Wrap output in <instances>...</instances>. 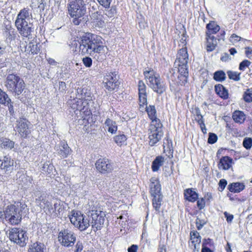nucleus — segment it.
I'll return each instance as SVG.
<instances>
[{"label": "nucleus", "instance_id": "1", "mask_svg": "<svg viewBox=\"0 0 252 252\" xmlns=\"http://www.w3.org/2000/svg\"><path fill=\"white\" fill-rule=\"evenodd\" d=\"M189 55L187 48L183 47L178 51L175 65L178 66V72L175 73L173 70L170 71L168 75L169 80L174 84L184 85L187 82L188 77V63Z\"/></svg>", "mask_w": 252, "mask_h": 252}, {"label": "nucleus", "instance_id": "2", "mask_svg": "<svg viewBox=\"0 0 252 252\" xmlns=\"http://www.w3.org/2000/svg\"><path fill=\"white\" fill-rule=\"evenodd\" d=\"M79 52L82 55H93L94 53L100 55L105 54L107 47L103 45L101 37L87 32L82 36L79 41Z\"/></svg>", "mask_w": 252, "mask_h": 252}, {"label": "nucleus", "instance_id": "3", "mask_svg": "<svg viewBox=\"0 0 252 252\" xmlns=\"http://www.w3.org/2000/svg\"><path fill=\"white\" fill-rule=\"evenodd\" d=\"M32 13L29 8L21 9L17 14L15 26L19 33L23 36L29 37L33 31L32 24L31 22Z\"/></svg>", "mask_w": 252, "mask_h": 252}, {"label": "nucleus", "instance_id": "4", "mask_svg": "<svg viewBox=\"0 0 252 252\" xmlns=\"http://www.w3.org/2000/svg\"><path fill=\"white\" fill-rule=\"evenodd\" d=\"M28 209L27 205L23 202H15L14 204L7 206L4 209L2 219L12 225L19 224L22 219L23 213H26Z\"/></svg>", "mask_w": 252, "mask_h": 252}, {"label": "nucleus", "instance_id": "5", "mask_svg": "<svg viewBox=\"0 0 252 252\" xmlns=\"http://www.w3.org/2000/svg\"><path fill=\"white\" fill-rule=\"evenodd\" d=\"M143 74L149 87L158 94H162L166 90V87L161 81L160 76L151 68H145Z\"/></svg>", "mask_w": 252, "mask_h": 252}, {"label": "nucleus", "instance_id": "6", "mask_svg": "<svg viewBox=\"0 0 252 252\" xmlns=\"http://www.w3.org/2000/svg\"><path fill=\"white\" fill-rule=\"evenodd\" d=\"M91 221L90 224L94 231L102 227L105 218V212L102 211L97 202L89 204Z\"/></svg>", "mask_w": 252, "mask_h": 252}, {"label": "nucleus", "instance_id": "7", "mask_svg": "<svg viewBox=\"0 0 252 252\" xmlns=\"http://www.w3.org/2000/svg\"><path fill=\"white\" fill-rule=\"evenodd\" d=\"M4 86L7 91L14 95H20L25 88L23 80L15 74H9L4 81Z\"/></svg>", "mask_w": 252, "mask_h": 252}, {"label": "nucleus", "instance_id": "8", "mask_svg": "<svg viewBox=\"0 0 252 252\" xmlns=\"http://www.w3.org/2000/svg\"><path fill=\"white\" fill-rule=\"evenodd\" d=\"M68 12L70 16L74 18L73 23L78 25L81 21V18L86 12V4L83 0H74L68 3Z\"/></svg>", "mask_w": 252, "mask_h": 252}, {"label": "nucleus", "instance_id": "9", "mask_svg": "<svg viewBox=\"0 0 252 252\" xmlns=\"http://www.w3.org/2000/svg\"><path fill=\"white\" fill-rule=\"evenodd\" d=\"M68 103L74 112H79V114L83 120L89 121L92 113L89 109V104L87 103V101H83L76 96L73 99H70Z\"/></svg>", "mask_w": 252, "mask_h": 252}, {"label": "nucleus", "instance_id": "10", "mask_svg": "<svg viewBox=\"0 0 252 252\" xmlns=\"http://www.w3.org/2000/svg\"><path fill=\"white\" fill-rule=\"evenodd\" d=\"M162 125L160 121L151 122L148 129L149 144L151 146L155 145L163 135Z\"/></svg>", "mask_w": 252, "mask_h": 252}, {"label": "nucleus", "instance_id": "11", "mask_svg": "<svg viewBox=\"0 0 252 252\" xmlns=\"http://www.w3.org/2000/svg\"><path fill=\"white\" fill-rule=\"evenodd\" d=\"M85 216L82 214L79 211H72L71 214L69 216V218L70 222L76 227L78 228L80 231H84L86 230L90 225L89 220H85V221H83L82 224L80 223L81 220H83Z\"/></svg>", "mask_w": 252, "mask_h": 252}, {"label": "nucleus", "instance_id": "12", "mask_svg": "<svg viewBox=\"0 0 252 252\" xmlns=\"http://www.w3.org/2000/svg\"><path fill=\"white\" fill-rule=\"evenodd\" d=\"M120 84L116 72L107 73L103 80V87L108 91L111 92L118 88Z\"/></svg>", "mask_w": 252, "mask_h": 252}, {"label": "nucleus", "instance_id": "13", "mask_svg": "<svg viewBox=\"0 0 252 252\" xmlns=\"http://www.w3.org/2000/svg\"><path fill=\"white\" fill-rule=\"evenodd\" d=\"M9 239L21 247H24L27 244L28 237L25 231L21 228H14L9 233Z\"/></svg>", "mask_w": 252, "mask_h": 252}, {"label": "nucleus", "instance_id": "14", "mask_svg": "<svg viewBox=\"0 0 252 252\" xmlns=\"http://www.w3.org/2000/svg\"><path fill=\"white\" fill-rule=\"evenodd\" d=\"M58 240L63 246L69 248L74 245L76 241V236L72 231L63 229L59 232Z\"/></svg>", "mask_w": 252, "mask_h": 252}, {"label": "nucleus", "instance_id": "15", "mask_svg": "<svg viewBox=\"0 0 252 252\" xmlns=\"http://www.w3.org/2000/svg\"><path fill=\"white\" fill-rule=\"evenodd\" d=\"M30 124V123L26 119H20L16 122L14 130L20 134L21 137L26 138L31 133L29 128Z\"/></svg>", "mask_w": 252, "mask_h": 252}, {"label": "nucleus", "instance_id": "16", "mask_svg": "<svg viewBox=\"0 0 252 252\" xmlns=\"http://www.w3.org/2000/svg\"><path fill=\"white\" fill-rule=\"evenodd\" d=\"M48 206L45 209V212L53 217H59L61 213L63 211V204L60 201H54L53 204L50 202Z\"/></svg>", "mask_w": 252, "mask_h": 252}, {"label": "nucleus", "instance_id": "17", "mask_svg": "<svg viewBox=\"0 0 252 252\" xmlns=\"http://www.w3.org/2000/svg\"><path fill=\"white\" fill-rule=\"evenodd\" d=\"M95 166L97 170L101 173L110 172L113 170L112 164L106 158L98 159L96 161Z\"/></svg>", "mask_w": 252, "mask_h": 252}, {"label": "nucleus", "instance_id": "18", "mask_svg": "<svg viewBox=\"0 0 252 252\" xmlns=\"http://www.w3.org/2000/svg\"><path fill=\"white\" fill-rule=\"evenodd\" d=\"M139 101L140 107L147 105V94L146 93V86L143 81L140 80L138 84Z\"/></svg>", "mask_w": 252, "mask_h": 252}, {"label": "nucleus", "instance_id": "19", "mask_svg": "<svg viewBox=\"0 0 252 252\" xmlns=\"http://www.w3.org/2000/svg\"><path fill=\"white\" fill-rule=\"evenodd\" d=\"M76 96L83 101H87V103L92 100V93L90 89L87 88H78L77 90Z\"/></svg>", "mask_w": 252, "mask_h": 252}, {"label": "nucleus", "instance_id": "20", "mask_svg": "<svg viewBox=\"0 0 252 252\" xmlns=\"http://www.w3.org/2000/svg\"><path fill=\"white\" fill-rule=\"evenodd\" d=\"M14 160L8 156H4L0 160V167L5 172H11L13 169Z\"/></svg>", "mask_w": 252, "mask_h": 252}, {"label": "nucleus", "instance_id": "21", "mask_svg": "<svg viewBox=\"0 0 252 252\" xmlns=\"http://www.w3.org/2000/svg\"><path fill=\"white\" fill-rule=\"evenodd\" d=\"M161 186L158 180L153 177L150 179V192L151 195H160Z\"/></svg>", "mask_w": 252, "mask_h": 252}, {"label": "nucleus", "instance_id": "22", "mask_svg": "<svg viewBox=\"0 0 252 252\" xmlns=\"http://www.w3.org/2000/svg\"><path fill=\"white\" fill-rule=\"evenodd\" d=\"M70 148L67 144L62 141L60 145L56 147V151L58 155L62 158H66L70 153Z\"/></svg>", "mask_w": 252, "mask_h": 252}, {"label": "nucleus", "instance_id": "23", "mask_svg": "<svg viewBox=\"0 0 252 252\" xmlns=\"http://www.w3.org/2000/svg\"><path fill=\"white\" fill-rule=\"evenodd\" d=\"M91 22L93 26L95 27L103 28L105 26V22L103 20V16L98 12L92 13L91 15Z\"/></svg>", "mask_w": 252, "mask_h": 252}, {"label": "nucleus", "instance_id": "24", "mask_svg": "<svg viewBox=\"0 0 252 252\" xmlns=\"http://www.w3.org/2000/svg\"><path fill=\"white\" fill-rule=\"evenodd\" d=\"M35 203L41 208L45 209L47 207H48L50 202L46 199V195L44 193L38 192L35 196Z\"/></svg>", "mask_w": 252, "mask_h": 252}, {"label": "nucleus", "instance_id": "25", "mask_svg": "<svg viewBox=\"0 0 252 252\" xmlns=\"http://www.w3.org/2000/svg\"><path fill=\"white\" fill-rule=\"evenodd\" d=\"M3 34L6 39L9 41L14 40L16 36L15 29L10 25H7L3 29Z\"/></svg>", "mask_w": 252, "mask_h": 252}, {"label": "nucleus", "instance_id": "26", "mask_svg": "<svg viewBox=\"0 0 252 252\" xmlns=\"http://www.w3.org/2000/svg\"><path fill=\"white\" fill-rule=\"evenodd\" d=\"M232 163V159L228 156L222 157L218 164V168L223 170H228L229 169Z\"/></svg>", "mask_w": 252, "mask_h": 252}, {"label": "nucleus", "instance_id": "27", "mask_svg": "<svg viewBox=\"0 0 252 252\" xmlns=\"http://www.w3.org/2000/svg\"><path fill=\"white\" fill-rule=\"evenodd\" d=\"M40 51L39 44L34 41H31L25 47V51L29 54H37Z\"/></svg>", "mask_w": 252, "mask_h": 252}, {"label": "nucleus", "instance_id": "28", "mask_svg": "<svg viewBox=\"0 0 252 252\" xmlns=\"http://www.w3.org/2000/svg\"><path fill=\"white\" fill-rule=\"evenodd\" d=\"M184 197L187 200L194 202L198 198V194L193 189H188L184 191Z\"/></svg>", "mask_w": 252, "mask_h": 252}, {"label": "nucleus", "instance_id": "29", "mask_svg": "<svg viewBox=\"0 0 252 252\" xmlns=\"http://www.w3.org/2000/svg\"><path fill=\"white\" fill-rule=\"evenodd\" d=\"M207 35V50L211 52L213 51L217 45V39L214 36L209 35L208 33H206Z\"/></svg>", "mask_w": 252, "mask_h": 252}, {"label": "nucleus", "instance_id": "30", "mask_svg": "<svg viewBox=\"0 0 252 252\" xmlns=\"http://www.w3.org/2000/svg\"><path fill=\"white\" fill-rule=\"evenodd\" d=\"M127 136L123 132L119 131L118 134L113 137V140L118 146L126 145Z\"/></svg>", "mask_w": 252, "mask_h": 252}, {"label": "nucleus", "instance_id": "31", "mask_svg": "<svg viewBox=\"0 0 252 252\" xmlns=\"http://www.w3.org/2000/svg\"><path fill=\"white\" fill-rule=\"evenodd\" d=\"M104 125L108 131L111 134H114L117 131L118 126L116 122L109 118L106 119Z\"/></svg>", "mask_w": 252, "mask_h": 252}, {"label": "nucleus", "instance_id": "32", "mask_svg": "<svg viewBox=\"0 0 252 252\" xmlns=\"http://www.w3.org/2000/svg\"><path fill=\"white\" fill-rule=\"evenodd\" d=\"M44 245L41 243L36 242L31 245L28 252H46Z\"/></svg>", "mask_w": 252, "mask_h": 252}, {"label": "nucleus", "instance_id": "33", "mask_svg": "<svg viewBox=\"0 0 252 252\" xmlns=\"http://www.w3.org/2000/svg\"><path fill=\"white\" fill-rule=\"evenodd\" d=\"M190 240L193 244L194 249L198 248L201 242V237L198 232L196 231H191L190 233Z\"/></svg>", "mask_w": 252, "mask_h": 252}, {"label": "nucleus", "instance_id": "34", "mask_svg": "<svg viewBox=\"0 0 252 252\" xmlns=\"http://www.w3.org/2000/svg\"><path fill=\"white\" fill-rule=\"evenodd\" d=\"M215 92L220 97L223 99L228 98V94L227 90L221 84L215 86Z\"/></svg>", "mask_w": 252, "mask_h": 252}, {"label": "nucleus", "instance_id": "35", "mask_svg": "<svg viewBox=\"0 0 252 252\" xmlns=\"http://www.w3.org/2000/svg\"><path fill=\"white\" fill-rule=\"evenodd\" d=\"M232 118L235 123L242 124L246 119V115L241 111H235L232 115Z\"/></svg>", "mask_w": 252, "mask_h": 252}, {"label": "nucleus", "instance_id": "36", "mask_svg": "<svg viewBox=\"0 0 252 252\" xmlns=\"http://www.w3.org/2000/svg\"><path fill=\"white\" fill-rule=\"evenodd\" d=\"M245 188V185L243 183H233L230 184L228 187L229 190L232 192H240Z\"/></svg>", "mask_w": 252, "mask_h": 252}, {"label": "nucleus", "instance_id": "37", "mask_svg": "<svg viewBox=\"0 0 252 252\" xmlns=\"http://www.w3.org/2000/svg\"><path fill=\"white\" fill-rule=\"evenodd\" d=\"M206 28L208 30L209 35H212V34L216 33L220 30V27L214 21H211L206 25Z\"/></svg>", "mask_w": 252, "mask_h": 252}, {"label": "nucleus", "instance_id": "38", "mask_svg": "<svg viewBox=\"0 0 252 252\" xmlns=\"http://www.w3.org/2000/svg\"><path fill=\"white\" fill-rule=\"evenodd\" d=\"M164 162V158L158 156L152 162V169L154 172L158 171Z\"/></svg>", "mask_w": 252, "mask_h": 252}, {"label": "nucleus", "instance_id": "39", "mask_svg": "<svg viewBox=\"0 0 252 252\" xmlns=\"http://www.w3.org/2000/svg\"><path fill=\"white\" fill-rule=\"evenodd\" d=\"M14 146V142L10 139L0 137V147L7 149H11Z\"/></svg>", "mask_w": 252, "mask_h": 252}, {"label": "nucleus", "instance_id": "40", "mask_svg": "<svg viewBox=\"0 0 252 252\" xmlns=\"http://www.w3.org/2000/svg\"><path fill=\"white\" fill-rule=\"evenodd\" d=\"M146 105V110L149 116V117L151 120V122H153L154 121H160L156 117V110L155 109V107L154 105H149L147 106Z\"/></svg>", "mask_w": 252, "mask_h": 252}, {"label": "nucleus", "instance_id": "41", "mask_svg": "<svg viewBox=\"0 0 252 252\" xmlns=\"http://www.w3.org/2000/svg\"><path fill=\"white\" fill-rule=\"evenodd\" d=\"M153 197V206L156 211H158L161 206L162 197L160 195H152Z\"/></svg>", "mask_w": 252, "mask_h": 252}, {"label": "nucleus", "instance_id": "42", "mask_svg": "<svg viewBox=\"0 0 252 252\" xmlns=\"http://www.w3.org/2000/svg\"><path fill=\"white\" fill-rule=\"evenodd\" d=\"M214 79L217 82H222L226 79V74L222 70H218L214 73Z\"/></svg>", "mask_w": 252, "mask_h": 252}, {"label": "nucleus", "instance_id": "43", "mask_svg": "<svg viewBox=\"0 0 252 252\" xmlns=\"http://www.w3.org/2000/svg\"><path fill=\"white\" fill-rule=\"evenodd\" d=\"M10 100L8 94L0 89V103L6 105L10 102Z\"/></svg>", "mask_w": 252, "mask_h": 252}, {"label": "nucleus", "instance_id": "44", "mask_svg": "<svg viewBox=\"0 0 252 252\" xmlns=\"http://www.w3.org/2000/svg\"><path fill=\"white\" fill-rule=\"evenodd\" d=\"M228 76L230 79L238 81L240 79V73L236 71H228L227 72Z\"/></svg>", "mask_w": 252, "mask_h": 252}, {"label": "nucleus", "instance_id": "45", "mask_svg": "<svg viewBox=\"0 0 252 252\" xmlns=\"http://www.w3.org/2000/svg\"><path fill=\"white\" fill-rule=\"evenodd\" d=\"M53 168L54 166L53 164H50L48 162H46L43 164L42 167V170L43 171L47 173L48 174H49L52 172Z\"/></svg>", "mask_w": 252, "mask_h": 252}, {"label": "nucleus", "instance_id": "46", "mask_svg": "<svg viewBox=\"0 0 252 252\" xmlns=\"http://www.w3.org/2000/svg\"><path fill=\"white\" fill-rule=\"evenodd\" d=\"M243 98L247 102H252V91L248 90L244 94Z\"/></svg>", "mask_w": 252, "mask_h": 252}, {"label": "nucleus", "instance_id": "47", "mask_svg": "<svg viewBox=\"0 0 252 252\" xmlns=\"http://www.w3.org/2000/svg\"><path fill=\"white\" fill-rule=\"evenodd\" d=\"M243 146L247 150L250 149L252 146V139L251 138H244L243 142Z\"/></svg>", "mask_w": 252, "mask_h": 252}, {"label": "nucleus", "instance_id": "48", "mask_svg": "<svg viewBox=\"0 0 252 252\" xmlns=\"http://www.w3.org/2000/svg\"><path fill=\"white\" fill-rule=\"evenodd\" d=\"M251 63L249 61L247 60H245L243 61L239 64V69L240 70L244 71L245 70L246 67H248L250 66Z\"/></svg>", "mask_w": 252, "mask_h": 252}, {"label": "nucleus", "instance_id": "49", "mask_svg": "<svg viewBox=\"0 0 252 252\" xmlns=\"http://www.w3.org/2000/svg\"><path fill=\"white\" fill-rule=\"evenodd\" d=\"M218 137L215 133H210L208 139V142L209 144H214L217 141Z\"/></svg>", "mask_w": 252, "mask_h": 252}, {"label": "nucleus", "instance_id": "50", "mask_svg": "<svg viewBox=\"0 0 252 252\" xmlns=\"http://www.w3.org/2000/svg\"><path fill=\"white\" fill-rule=\"evenodd\" d=\"M82 62L87 67H90L92 65V60L90 57H86L84 58Z\"/></svg>", "mask_w": 252, "mask_h": 252}, {"label": "nucleus", "instance_id": "51", "mask_svg": "<svg viewBox=\"0 0 252 252\" xmlns=\"http://www.w3.org/2000/svg\"><path fill=\"white\" fill-rule=\"evenodd\" d=\"M83 249V245L81 241H78L75 246L74 252H81Z\"/></svg>", "mask_w": 252, "mask_h": 252}, {"label": "nucleus", "instance_id": "52", "mask_svg": "<svg viewBox=\"0 0 252 252\" xmlns=\"http://www.w3.org/2000/svg\"><path fill=\"white\" fill-rule=\"evenodd\" d=\"M206 221L197 218L196 220V227L198 230H200L205 224Z\"/></svg>", "mask_w": 252, "mask_h": 252}, {"label": "nucleus", "instance_id": "53", "mask_svg": "<svg viewBox=\"0 0 252 252\" xmlns=\"http://www.w3.org/2000/svg\"><path fill=\"white\" fill-rule=\"evenodd\" d=\"M99 3L105 8H108L110 6L112 0H97Z\"/></svg>", "mask_w": 252, "mask_h": 252}, {"label": "nucleus", "instance_id": "54", "mask_svg": "<svg viewBox=\"0 0 252 252\" xmlns=\"http://www.w3.org/2000/svg\"><path fill=\"white\" fill-rule=\"evenodd\" d=\"M227 185V181L225 179H221L220 180L219 185V190L222 191L225 189Z\"/></svg>", "mask_w": 252, "mask_h": 252}, {"label": "nucleus", "instance_id": "55", "mask_svg": "<svg viewBox=\"0 0 252 252\" xmlns=\"http://www.w3.org/2000/svg\"><path fill=\"white\" fill-rule=\"evenodd\" d=\"M197 206L199 210H202L205 207V201L204 198H201L197 201Z\"/></svg>", "mask_w": 252, "mask_h": 252}, {"label": "nucleus", "instance_id": "56", "mask_svg": "<svg viewBox=\"0 0 252 252\" xmlns=\"http://www.w3.org/2000/svg\"><path fill=\"white\" fill-rule=\"evenodd\" d=\"M6 105L8 106V111L10 115H11L12 116H14L15 114V112L11 101L10 100V102H9V103L8 104H6Z\"/></svg>", "mask_w": 252, "mask_h": 252}, {"label": "nucleus", "instance_id": "57", "mask_svg": "<svg viewBox=\"0 0 252 252\" xmlns=\"http://www.w3.org/2000/svg\"><path fill=\"white\" fill-rule=\"evenodd\" d=\"M224 215L225 218L226 219L227 222L231 223L233 219V215L228 213L227 212H224Z\"/></svg>", "mask_w": 252, "mask_h": 252}, {"label": "nucleus", "instance_id": "58", "mask_svg": "<svg viewBox=\"0 0 252 252\" xmlns=\"http://www.w3.org/2000/svg\"><path fill=\"white\" fill-rule=\"evenodd\" d=\"M245 54L247 58H251L252 54V48L247 47L245 48Z\"/></svg>", "mask_w": 252, "mask_h": 252}, {"label": "nucleus", "instance_id": "59", "mask_svg": "<svg viewBox=\"0 0 252 252\" xmlns=\"http://www.w3.org/2000/svg\"><path fill=\"white\" fill-rule=\"evenodd\" d=\"M66 86L65 82L61 81L59 82V90L62 92H63L66 90Z\"/></svg>", "mask_w": 252, "mask_h": 252}, {"label": "nucleus", "instance_id": "60", "mask_svg": "<svg viewBox=\"0 0 252 252\" xmlns=\"http://www.w3.org/2000/svg\"><path fill=\"white\" fill-rule=\"evenodd\" d=\"M241 39V37L236 34H233L230 36V41L232 42L239 41Z\"/></svg>", "mask_w": 252, "mask_h": 252}, {"label": "nucleus", "instance_id": "61", "mask_svg": "<svg viewBox=\"0 0 252 252\" xmlns=\"http://www.w3.org/2000/svg\"><path fill=\"white\" fill-rule=\"evenodd\" d=\"M204 200H206L207 202H210L213 199V196L211 193L207 192L204 196Z\"/></svg>", "mask_w": 252, "mask_h": 252}, {"label": "nucleus", "instance_id": "62", "mask_svg": "<svg viewBox=\"0 0 252 252\" xmlns=\"http://www.w3.org/2000/svg\"><path fill=\"white\" fill-rule=\"evenodd\" d=\"M138 247L137 245H132L129 248H128L127 251L128 252H137Z\"/></svg>", "mask_w": 252, "mask_h": 252}, {"label": "nucleus", "instance_id": "63", "mask_svg": "<svg viewBox=\"0 0 252 252\" xmlns=\"http://www.w3.org/2000/svg\"><path fill=\"white\" fill-rule=\"evenodd\" d=\"M39 4L37 5V7L39 9L40 11L43 10L45 8V4L43 0H38Z\"/></svg>", "mask_w": 252, "mask_h": 252}, {"label": "nucleus", "instance_id": "64", "mask_svg": "<svg viewBox=\"0 0 252 252\" xmlns=\"http://www.w3.org/2000/svg\"><path fill=\"white\" fill-rule=\"evenodd\" d=\"M229 56L227 53H224L220 58L222 62H226L229 60Z\"/></svg>", "mask_w": 252, "mask_h": 252}]
</instances>
